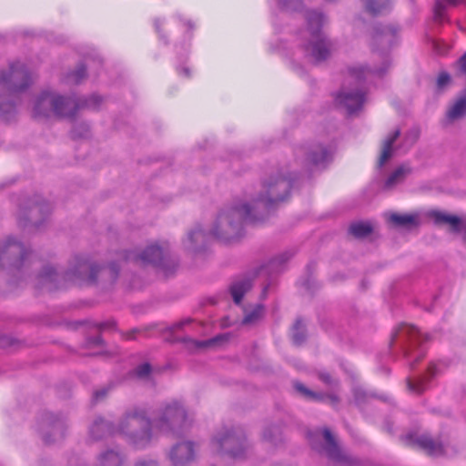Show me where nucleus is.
Wrapping results in <instances>:
<instances>
[{"label": "nucleus", "instance_id": "f8f14e48", "mask_svg": "<svg viewBox=\"0 0 466 466\" xmlns=\"http://www.w3.org/2000/svg\"><path fill=\"white\" fill-rule=\"evenodd\" d=\"M97 272L98 268L96 265H93L86 260H82L78 262L72 274L92 283L96 281Z\"/></svg>", "mask_w": 466, "mask_h": 466}, {"label": "nucleus", "instance_id": "423d86ee", "mask_svg": "<svg viewBox=\"0 0 466 466\" xmlns=\"http://www.w3.org/2000/svg\"><path fill=\"white\" fill-rule=\"evenodd\" d=\"M307 19L313 39V42L309 46L310 54L316 61H323L330 53L329 43L320 35V27L325 22V17L319 12L310 11L308 14Z\"/></svg>", "mask_w": 466, "mask_h": 466}, {"label": "nucleus", "instance_id": "473e14b6", "mask_svg": "<svg viewBox=\"0 0 466 466\" xmlns=\"http://www.w3.org/2000/svg\"><path fill=\"white\" fill-rule=\"evenodd\" d=\"M7 246L8 247H12L13 246L15 249H17L21 253L22 258H24V256H25V254L23 252L24 248H23V246L20 243L15 242L14 239H8L7 240Z\"/></svg>", "mask_w": 466, "mask_h": 466}, {"label": "nucleus", "instance_id": "0eeeda50", "mask_svg": "<svg viewBox=\"0 0 466 466\" xmlns=\"http://www.w3.org/2000/svg\"><path fill=\"white\" fill-rule=\"evenodd\" d=\"M406 443L410 446H417L430 456H441L444 453V447L439 441L433 440L429 435L416 436L410 434L406 437Z\"/></svg>", "mask_w": 466, "mask_h": 466}, {"label": "nucleus", "instance_id": "7ed1b4c3", "mask_svg": "<svg viewBox=\"0 0 466 466\" xmlns=\"http://www.w3.org/2000/svg\"><path fill=\"white\" fill-rule=\"evenodd\" d=\"M76 104L69 98L56 95L49 91L43 92L35 100L33 115L35 118L56 116H73L71 110Z\"/></svg>", "mask_w": 466, "mask_h": 466}, {"label": "nucleus", "instance_id": "5701e85b", "mask_svg": "<svg viewBox=\"0 0 466 466\" xmlns=\"http://www.w3.org/2000/svg\"><path fill=\"white\" fill-rule=\"evenodd\" d=\"M295 389L297 391H299L301 395H303L308 400H322L323 396L321 394H319L317 392H314L310 390H309L305 385H303L300 382H296L294 384Z\"/></svg>", "mask_w": 466, "mask_h": 466}, {"label": "nucleus", "instance_id": "79ce46f5", "mask_svg": "<svg viewBox=\"0 0 466 466\" xmlns=\"http://www.w3.org/2000/svg\"><path fill=\"white\" fill-rule=\"evenodd\" d=\"M329 398L332 403L336 404L339 402V399L336 396H330Z\"/></svg>", "mask_w": 466, "mask_h": 466}, {"label": "nucleus", "instance_id": "f704fd0d", "mask_svg": "<svg viewBox=\"0 0 466 466\" xmlns=\"http://www.w3.org/2000/svg\"><path fill=\"white\" fill-rule=\"evenodd\" d=\"M319 379L326 384H331L333 382L332 378L328 373H320Z\"/></svg>", "mask_w": 466, "mask_h": 466}, {"label": "nucleus", "instance_id": "6e6552de", "mask_svg": "<svg viewBox=\"0 0 466 466\" xmlns=\"http://www.w3.org/2000/svg\"><path fill=\"white\" fill-rule=\"evenodd\" d=\"M125 258L127 260H134L141 265L154 264L161 266L163 250L157 245H151L139 255L135 254L134 252H127Z\"/></svg>", "mask_w": 466, "mask_h": 466}, {"label": "nucleus", "instance_id": "cd10ccee", "mask_svg": "<svg viewBox=\"0 0 466 466\" xmlns=\"http://www.w3.org/2000/svg\"><path fill=\"white\" fill-rule=\"evenodd\" d=\"M433 10H434L435 19L441 22L443 20V14L445 11V5H444L443 2H436Z\"/></svg>", "mask_w": 466, "mask_h": 466}, {"label": "nucleus", "instance_id": "393cba45", "mask_svg": "<svg viewBox=\"0 0 466 466\" xmlns=\"http://www.w3.org/2000/svg\"><path fill=\"white\" fill-rule=\"evenodd\" d=\"M408 389L410 392L420 394L426 390V379L420 378L416 380H407Z\"/></svg>", "mask_w": 466, "mask_h": 466}, {"label": "nucleus", "instance_id": "f257e3e1", "mask_svg": "<svg viewBox=\"0 0 466 466\" xmlns=\"http://www.w3.org/2000/svg\"><path fill=\"white\" fill-rule=\"evenodd\" d=\"M188 425L184 408L176 400L165 405L159 416L151 421L145 410L134 409L127 412L116 428L100 419L91 428L94 439L106 434H120L127 437L137 447H143L149 442L153 433L178 431Z\"/></svg>", "mask_w": 466, "mask_h": 466}, {"label": "nucleus", "instance_id": "ea45409f", "mask_svg": "<svg viewBox=\"0 0 466 466\" xmlns=\"http://www.w3.org/2000/svg\"><path fill=\"white\" fill-rule=\"evenodd\" d=\"M136 466H157V464L154 461H150L147 462H138Z\"/></svg>", "mask_w": 466, "mask_h": 466}, {"label": "nucleus", "instance_id": "37998d69", "mask_svg": "<svg viewBox=\"0 0 466 466\" xmlns=\"http://www.w3.org/2000/svg\"><path fill=\"white\" fill-rule=\"evenodd\" d=\"M163 271H164V272H165V274L167 276V270H166L165 267H163Z\"/></svg>", "mask_w": 466, "mask_h": 466}, {"label": "nucleus", "instance_id": "4be33fe9", "mask_svg": "<svg viewBox=\"0 0 466 466\" xmlns=\"http://www.w3.org/2000/svg\"><path fill=\"white\" fill-rule=\"evenodd\" d=\"M264 313V308L261 305H257L250 312L245 314L243 323L251 324L260 319Z\"/></svg>", "mask_w": 466, "mask_h": 466}, {"label": "nucleus", "instance_id": "4c0bfd02", "mask_svg": "<svg viewBox=\"0 0 466 466\" xmlns=\"http://www.w3.org/2000/svg\"><path fill=\"white\" fill-rule=\"evenodd\" d=\"M198 234H202V231L200 229H197L189 233L188 238L190 239L191 242H194V236Z\"/></svg>", "mask_w": 466, "mask_h": 466}, {"label": "nucleus", "instance_id": "a19ab883", "mask_svg": "<svg viewBox=\"0 0 466 466\" xmlns=\"http://www.w3.org/2000/svg\"><path fill=\"white\" fill-rule=\"evenodd\" d=\"M378 3H379V2H369V5H367V7H366V8H367V10H369L370 12L374 13V12H373V10H374V5H375V4H378Z\"/></svg>", "mask_w": 466, "mask_h": 466}, {"label": "nucleus", "instance_id": "39448f33", "mask_svg": "<svg viewBox=\"0 0 466 466\" xmlns=\"http://www.w3.org/2000/svg\"><path fill=\"white\" fill-rule=\"evenodd\" d=\"M31 83L28 71L20 62L11 63L8 69L0 74V87L10 94L22 93Z\"/></svg>", "mask_w": 466, "mask_h": 466}, {"label": "nucleus", "instance_id": "aec40b11", "mask_svg": "<svg viewBox=\"0 0 466 466\" xmlns=\"http://www.w3.org/2000/svg\"><path fill=\"white\" fill-rule=\"evenodd\" d=\"M350 233L355 238H365L372 232V227L370 223L358 222L350 225Z\"/></svg>", "mask_w": 466, "mask_h": 466}, {"label": "nucleus", "instance_id": "a878e982", "mask_svg": "<svg viewBox=\"0 0 466 466\" xmlns=\"http://www.w3.org/2000/svg\"><path fill=\"white\" fill-rule=\"evenodd\" d=\"M151 372V366L148 363H144L135 370V375L139 379L147 378Z\"/></svg>", "mask_w": 466, "mask_h": 466}, {"label": "nucleus", "instance_id": "ddd939ff", "mask_svg": "<svg viewBox=\"0 0 466 466\" xmlns=\"http://www.w3.org/2000/svg\"><path fill=\"white\" fill-rule=\"evenodd\" d=\"M400 130H395L390 136H389L382 144L380 155L378 159V167H381L392 156V147L395 141L400 137Z\"/></svg>", "mask_w": 466, "mask_h": 466}, {"label": "nucleus", "instance_id": "58836bf2", "mask_svg": "<svg viewBox=\"0 0 466 466\" xmlns=\"http://www.w3.org/2000/svg\"><path fill=\"white\" fill-rule=\"evenodd\" d=\"M51 274H52V269L49 268V269L46 270L45 272H43L40 277H41V279H48L51 276Z\"/></svg>", "mask_w": 466, "mask_h": 466}, {"label": "nucleus", "instance_id": "e433bc0d", "mask_svg": "<svg viewBox=\"0 0 466 466\" xmlns=\"http://www.w3.org/2000/svg\"><path fill=\"white\" fill-rule=\"evenodd\" d=\"M435 370H436V366L433 364L430 365L428 368V370H427V376H429L430 378L433 377L435 374Z\"/></svg>", "mask_w": 466, "mask_h": 466}, {"label": "nucleus", "instance_id": "1a4fd4ad", "mask_svg": "<svg viewBox=\"0 0 466 466\" xmlns=\"http://www.w3.org/2000/svg\"><path fill=\"white\" fill-rule=\"evenodd\" d=\"M365 101L364 93L357 90L354 92L341 91L336 96V103L344 107L349 114L360 110Z\"/></svg>", "mask_w": 466, "mask_h": 466}, {"label": "nucleus", "instance_id": "9d476101", "mask_svg": "<svg viewBox=\"0 0 466 466\" xmlns=\"http://www.w3.org/2000/svg\"><path fill=\"white\" fill-rule=\"evenodd\" d=\"M174 466H184L195 457V451L192 442H181L175 445L169 454Z\"/></svg>", "mask_w": 466, "mask_h": 466}, {"label": "nucleus", "instance_id": "20e7f679", "mask_svg": "<svg viewBox=\"0 0 466 466\" xmlns=\"http://www.w3.org/2000/svg\"><path fill=\"white\" fill-rule=\"evenodd\" d=\"M213 451L234 459L242 458L245 452L244 436L239 430L219 432L212 440Z\"/></svg>", "mask_w": 466, "mask_h": 466}, {"label": "nucleus", "instance_id": "a211bd4d", "mask_svg": "<svg viewBox=\"0 0 466 466\" xmlns=\"http://www.w3.org/2000/svg\"><path fill=\"white\" fill-rule=\"evenodd\" d=\"M21 93L10 94L6 89L0 87V116L14 109L12 99L17 97Z\"/></svg>", "mask_w": 466, "mask_h": 466}, {"label": "nucleus", "instance_id": "6ab92c4d", "mask_svg": "<svg viewBox=\"0 0 466 466\" xmlns=\"http://www.w3.org/2000/svg\"><path fill=\"white\" fill-rule=\"evenodd\" d=\"M410 172V169L408 167H399L390 175L386 180L385 186L389 188L395 186L396 184L401 182Z\"/></svg>", "mask_w": 466, "mask_h": 466}, {"label": "nucleus", "instance_id": "72a5a7b5", "mask_svg": "<svg viewBox=\"0 0 466 466\" xmlns=\"http://www.w3.org/2000/svg\"><path fill=\"white\" fill-rule=\"evenodd\" d=\"M106 393H107V390H106V389L97 390L94 393L93 399L95 401H98V400H102L103 398H105Z\"/></svg>", "mask_w": 466, "mask_h": 466}, {"label": "nucleus", "instance_id": "f3484780", "mask_svg": "<svg viewBox=\"0 0 466 466\" xmlns=\"http://www.w3.org/2000/svg\"><path fill=\"white\" fill-rule=\"evenodd\" d=\"M328 150L322 146H317L309 154L307 160L309 165L318 166L324 164L329 158Z\"/></svg>", "mask_w": 466, "mask_h": 466}, {"label": "nucleus", "instance_id": "dca6fc26", "mask_svg": "<svg viewBox=\"0 0 466 466\" xmlns=\"http://www.w3.org/2000/svg\"><path fill=\"white\" fill-rule=\"evenodd\" d=\"M390 222L399 227L411 228L418 225V216L414 214H391Z\"/></svg>", "mask_w": 466, "mask_h": 466}, {"label": "nucleus", "instance_id": "9b49d317", "mask_svg": "<svg viewBox=\"0 0 466 466\" xmlns=\"http://www.w3.org/2000/svg\"><path fill=\"white\" fill-rule=\"evenodd\" d=\"M430 217L433 219L436 225H449L452 231H460L461 221L457 216L433 210L430 212Z\"/></svg>", "mask_w": 466, "mask_h": 466}, {"label": "nucleus", "instance_id": "f03ea898", "mask_svg": "<svg viewBox=\"0 0 466 466\" xmlns=\"http://www.w3.org/2000/svg\"><path fill=\"white\" fill-rule=\"evenodd\" d=\"M263 187L264 193L255 201L254 207L243 204L219 214L213 234L225 241L238 238L243 223L257 219V216L253 214V208L261 205L268 209L289 198L291 180L281 176L273 177L265 182Z\"/></svg>", "mask_w": 466, "mask_h": 466}, {"label": "nucleus", "instance_id": "412c9836", "mask_svg": "<svg viewBox=\"0 0 466 466\" xmlns=\"http://www.w3.org/2000/svg\"><path fill=\"white\" fill-rule=\"evenodd\" d=\"M100 463L101 466H121L122 459L118 453L108 451L102 455Z\"/></svg>", "mask_w": 466, "mask_h": 466}, {"label": "nucleus", "instance_id": "2f4dec72", "mask_svg": "<svg viewBox=\"0 0 466 466\" xmlns=\"http://www.w3.org/2000/svg\"><path fill=\"white\" fill-rule=\"evenodd\" d=\"M101 102V98L98 96H92L88 102H86V106L88 107H96L98 104Z\"/></svg>", "mask_w": 466, "mask_h": 466}, {"label": "nucleus", "instance_id": "c756f323", "mask_svg": "<svg viewBox=\"0 0 466 466\" xmlns=\"http://www.w3.org/2000/svg\"><path fill=\"white\" fill-rule=\"evenodd\" d=\"M451 80L450 75L446 72H441L437 78V85L440 88L447 85Z\"/></svg>", "mask_w": 466, "mask_h": 466}, {"label": "nucleus", "instance_id": "c9c22d12", "mask_svg": "<svg viewBox=\"0 0 466 466\" xmlns=\"http://www.w3.org/2000/svg\"><path fill=\"white\" fill-rule=\"evenodd\" d=\"M460 68L463 73H466V53L459 60Z\"/></svg>", "mask_w": 466, "mask_h": 466}, {"label": "nucleus", "instance_id": "b1692460", "mask_svg": "<svg viewBox=\"0 0 466 466\" xmlns=\"http://www.w3.org/2000/svg\"><path fill=\"white\" fill-rule=\"evenodd\" d=\"M292 339L297 345H300L305 340L304 327L300 319H298L293 326Z\"/></svg>", "mask_w": 466, "mask_h": 466}, {"label": "nucleus", "instance_id": "4468645a", "mask_svg": "<svg viewBox=\"0 0 466 466\" xmlns=\"http://www.w3.org/2000/svg\"><path fill=\"white\" fill-rule=\"evenodd\" d=\"M323 436L326 441V451L328 456L335 461H342L343 455L340 452V450L335 441V438L333 437L332 433L329 429L323 430Z\"/></svg>", "mask_w": 466, "mask_h": 466}, {"label": "nucleus", "instance_id": "2eb2a0df", "mask_svg": "<svg viewBox=\"0 0 466 466\" xmlns=\"http://www.w3.org/2000/svg\"><path fill=\"white\" fill-rule=\"evenodd\" d=\"M251 289L249 279H241L234 282L230 287V293L236 304H240L245 293Z\"/></svg>", "mask_w": 466, "mask_h": 466}, {"label": "nucleus", "instance_id": "7c9ffc66", "mask_svg": "<svg viewBox=\"0 0 466 466\" xmlns=\"http://www.w3.org/2000/svg\"><path fill=\"white\" fill-rule=\"evenodd\" d=\"M217 340H218V339H213L205 340V341H196V340H193L192 343H193L195 348L202 349V348H206V347L214 345L217 342Z\"/></svg>", "mask_w": 466, "mask_h": 466}, {"label": "nucleus", "instance_id": "bb28decb", "mask_svg": "<svg viewBox=\"0 0 466 466\" xmlns=\"http://www.w3.org/2000/svg\"><path fill=\"white\" fill-rule=\"evenodd\" d=\"M86 76V70L84 66H79L75 72H73L69 77L76 84L79 83Z\"/></svg>", "mask_w": 466, "mask_h": 466}, {"label": "nucleus", "instance_id": "c85d7f7f", "mask_svg": "<svg viewBox=\"0 0 466 466\" xmlns=\"http://www.w3.org/2000/svg\"><path fill=\"white\" fill-rule=\"evenodd\" d=\"M365 72H366V70L364 67L350 68L349 70L350 76L352 78L356 79L357 81H360L363 78Z\"/></svg>", "mask_w": 466, "mask_h": 466}]
</instances>
